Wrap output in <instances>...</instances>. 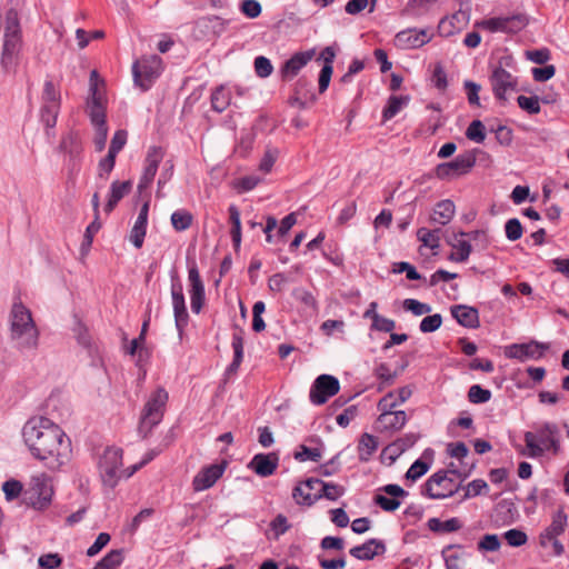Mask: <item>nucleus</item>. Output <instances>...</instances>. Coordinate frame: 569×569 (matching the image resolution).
<instances>
[{
	"label": "nucleus",
	"instance_id": "49530a36",
	"mask_svg": "<svg viewBox=\"0 0 569 569\" xmlns=\"http://www.w3.org/2000/svg\"><path fill=\"white\" fill-rule=\"evenodd\" d=\"M518 106L529 114H537L540 112V101L537 96H519L517 98Z\"/></svg>",
	"mask_w": 569,
	"mask_h": 569
},
{
	"label": "nucleus",
	"instance_id": "dca6fc26",
	"mask_svg": "<svg viewBox=\"0 0 569 569\" xmlns=\"http://www.w3.org/2000/svg\"><path fill=\"white\" fill-rule=\"evenodd\" d=\"M163 156L164 152L160 147H151L149 149L144 160V169L138 183L139 192H142L152 183Z\"/></svg>",
	"mask_w": 569,
	"mask_h": 569
},
{
	"label": "nucleus",
	"instance_id": "cd10ccee",
	"mask_svg": "<svg viewBox=\"0 0 569 569\" xmlns=\"http://www.w3.org/2000/svg\"><path fill=\"white\" fill-rule=\"evenodd\" d=\"M132 189V182L130 180L119 181L116 180L110 186V192L108 201L104 206V211L110 213L117 207L120 200L130 193Z\"/></svg>",
	"mask_w": 569,
	"mask_h": 569
},
{
	"label": "nucleus",
	"instance_id": "4468645a",
	"mask_svg": "<svg viewBox=\"0 0 569 569\" xmlns=\"http://www.w3.org/2000/svg\"><path fill=\"white\" fill-rule=\"evenodd\" d=\"M339 389L340 383L336 377L321 375L315 380L310 389V401L317 406L323 405L330 397L338 393Z\"/></svg>",
	"mask_w": 569,
	"mask_h": 569
},
{
	"label": "nucleus",
	"instance_id": "a211bd4d",
	"mask_svg": "<svg viewBox=\"0 0 569 569\" xmlns=\"http://www.w3.org/2000/svg\"><path fill=\"white\" fill-rule=\"evenodd\" d=\"M545 349H547V347L537 341H530L528 343H512L505 348V356L509 359L526 361L528 359H539Z\"/></svg>",
	"mask_w": 569,
	"mask_h": 569
},
{
	"label": "nucleus",
	"instance_id": "79ce46f5",
	"mask_svg": "<svg viewBox=\"0 0 569 569\" xmlns=\"http://www.w3.org/2000/svg\"><path fill=\"white\" fill-rule=\"evenodd\" d=\"M439 232V229L429 230L427 228H420L417 231V237L425 247H428L430 249H437L439 248L440 244V238L438 236Z\"/></svg>",
	"mask_w": 569,
	"mask_h": 569
},
{
	"label": "nucleus",
	"instance_id": "9d476101",
	"mask_svg": "<svg viewBox=\"0 0 569 569\" xmlns=\"http://www.w3.org/2000/svg\"><path fill=\"white\" fill-rule=\"evenodd\" d=\"M99 467L103 482L111 487H114L122 476L126 478L127 472L121 470L122 450L120 448H107Z\"/></svg>",
	"mask_w": 569,
	"mask_h": 569
},
{
	"label": "nucleus",
	"instance_id": "f704fd0d",
	"mask_svg": "<svg viewBox=\"0 0 569 569\" xmlns=\"http://www.w3.org/2000/svg\"><path fill=\"white\" fill-rule=\"evenodd\" d=\"M123 561V551L121 549H113L109 551L93 569H114Z\"/></svg>",
	"mask_w": 569,
	"mask_h": 569
},
{
	"label": "nucleus",
	"instance_id": "f3484780",
	"mask_svg": "<svg viewBox=\"0 0 569 569\" xmlns=\"http://www.w3.org/2000/svg\"><path fill=\"white\" fill-rule=\"evenodd\" d=\"M188 280L190 283V303H191V310L194 313H200L206 295H204V284L201 280L198 267L196 263H192L188 269Z\"/></svg>",
	"mask_w": 569,
	"mask_h": 569
},
{
	"label": "nucleus",
	"instance_id": "c03bdc74",
	"mask_svg": "<svg viewBox=\"0 0 569 569\" xmlns=\"http://www.w3.org/2000/svg\"><path fill=\"white\" fill-rule=\"evenodd\" d=\"M466 137L477 143H481L486 139V128L480 120H473L466 130Z\"/></svg>",
	"mask_w": 569,
	"mask_h": 569
},
{
	"label": "nucleus",
	"instance_id": "774afa93",
	"mask_svg": "<svg viewBox=\"0 0 569 569\" xmlns=\"http://www.w3.org/2000/svg\"><path fill=\"white\" fill-rule=\"evenodd\" d=\"M466 237L468 238L469 242L473 241L476 247L481 250H485L489 244V238L485 230L466 232Z\"/></svg>",
	"mask_w": 569,
	"mask_h": 569
},
{
	"label": "nucleus",
	"instance_id": "de8ad7c7",
	"mask_svg": "<svg viewBox=\"0 0 569 569\" xmlns=\"http://www.w3.org/2000/svg\"><path fill=\"white\" fill-rule=\"evenodd\" d=\"M491 398V391L483 389L479 385H473L469 388L468 399L471 403H485Z\"/></svg>",
	"mask_w": 569,
	"mask_h": 569
},
{
	"label": "nucleus",
	"instance_id": "5fc2aeb1",
	"mask_svg": "<svg viewBox=\"0 0 569 569\" xmlns=\"http://www.w3.org/2000/svg\"><path fill=\"white\" fill-rule=\"evenodd\" d=\"M522 231L521 222L517 218L509 219L505 224L506 237L510 241L520 239Z\"/></svg>",
	"mask_w": 569,
	"mask_h": 569
},
{
	"label": "nucleus",
	"instance_id": "4c0bfd02",
	"mask_svg": "<svg viewBox=\"0 0 569 569\" xmlns=\"http://www.w3.org/2000/svg\"><path fill=\"white\" fill-rule=\"evenodd\" d=\"M148 220L137 217V220L130 232V241L132 244L140 249L143 244L146 232H147Z\"/></svg>",
	"mask_w": 569,
	"mask_h": 569
},
{
	"label": "nucleus",
	"instance_id": "6e6552de",
	"mask_svg": "<svg viewBox=\"0 0 569 569\" xmlns=\"http://www.w3.org/2000/svg\"><path fill=\"white\" fill-rule=\"evenodd\" d=\"M52 495L51 478L47 473L40 472L31 477L26 496L34 509L47 508L51 502Z\"/></svg>",
	"mask_w": 569,
	"mask_h": 569
},
{
	"label": "nucleus",
	"instance_id": "b1692460",
	"mask_svg": "<svg viewBox=\"0 0 569 569\" xmlns=\"http://www.w3.org/2000/svg\"><path fill=\"white\" fill-rule=\"evenodd\" d=\"M450 311L451 316L462 327L476 329L480 326L479 312L473 307L457 305L452 306Z\"/></svg>",
	"mask_w": 569,
	"mask_h": 569
},
{
	"label": "nucleus",
	"instance_id": "aec40b11",
	"mask_svg": "<svg viewBox=\"0 0 569 569\" xmlns=\"http://www.w3.org/2000/svg\"><path fill=\"white\" fill-rule=\"evenodd\" d=\"M431 40L428 29H408L397 33L395 43L402 50L420 48Z\"/></svg>",
	"mask_w": 569,
	"mask_h": 569
},
{
	"label": "nucleus",
	"instance_id": "c9c22d12",
	"mask_svg": "<svg viewBox=\"0 0 569 569\" xmlns=\"http://www.w3.org/2000/svg\"><path fill=\"white\" fill-rule=\"evenodd\" d=\"M193 216L184 210H177L171 214V224L176 231H184L191 227Z\"/></svg>",
	"mask_w": 569,
	"mask_h": 569
},
{
	"label": "nucleus",
	"instance_id": "473e14b6",
	"mask_svg": "<svg viewBox=\"0 0 569 569\" xmlns=\"http://www.w3.org/2000/svg\"><path fill=\"white\" fill-rule=\"evenodd\" d=\"M409 102V97H398L391 96L388 99V103L382 111L383 121H388L392 119L407 103Z\"/></svg>",
	"mask_w": 569,
	"mask_h": 569
},
{
	"label": "nucleus",
	"instance_id": "3c124183",
	"mask_svg": "<svg viewBox=\"0 0 569 569\" xmlns=\"http://www.w3.org/2000/svg\"><path fill=\"white\" fill-rule=\"evenodd\" d=\"M442 323V317L440 313L427 316L420 322L419 329L423 333L435 332L440 328Z\"/></svg>",
	"mask_w": 569,
	"mask_h": 569
},
{
	"label": "nucleus",
	"instance_id": "39448f33",
	"mask_svg": "<svg viewBox=\"0 0 569 569\" xmlns=\"http://www.w3.org/2000/svg\"><path fill=\"white\" fill-rule=\"evenodd\" d=\"M168 392L159 387L149 397L146 402L139 422L138 431L146 438L152 428L160 423L163 418L166 405L168 401Z\"/></svg>",
	"mask_w": 569,
	"mask_h": 569
},
{
	"label": "nucleus",
	"instance_id": "e433bc0d",
	"mask_svg": "<svg viewBox=\"0 0 569 569\" xmlns=\"http://www.w3.org/2000/svg\"><path fill=\"white\" fill-rule=\"evenodd\" d=\"M229 217L232 223L231 228V238L236 249L240 247L241 243V221H240V212L238 208L233 204L229 207Z\"/></svg>",
	"mask_w": 569,
	"mask_h": 569
},
{
	"label": "nucleus",
	"instance_id": "2eb2a0df",
	"mask_svg": "<svg viewBox=\"0 0 569 569\" xmlns=\"http://www.w3.org/2000/svg\"><path fill=\"white\" fill-rule=\"evenodd\" d=\"M495 97L500 101L507 100V94L518 86L517 78L502 67H496L489 78Z\"/></svg>",
	"mask_w": 569,
	"mask_h": 569
},
{
	"label": "nucleus",
	"instance_id": "e2e57ef3",
	"mask_svg": "<svg viewBox=\"0 0 569 569\" xmlns=\"http://www.w3.org/2000/svg\"><path fill=\"white\" fill-rule=\"evenodd\" d=\"M501 542L497 535H485L478 542L480 551H497L500 549Z\"/></svg>",
	"mask_w": 569,
	"mask_h": 569
},
{
	"label": "nucleus",
	"instance_id": "bb28decb",
	"mask_svg": "<svg viewBox=\"0 0 569 569\" xmlns=\"http://www.w3.org/2000/svg\"><path fill=\"white\" fill-rule=\"evenodd\" d=\"M313 50L295 53L287 60L282 68L281 74L284 79H292L298 72L312 59Z\"/></svg>",
	"mask_w": 569,
	"mask_h": 569
},
{
	"label": "nucleus",
	"instance_id": "a18cd8bd",
	"mask_svg": "<svg viewBox=\"0 0 569 569\" xmlns=\"http://www.w3.org/2000/svg\"><path fill=\"white\" fill-rule=\"evenodd\" d=\"M60 106L58 103L43 104L41 108V121L47 128H53L57 123Z\"/></svg>",
	"mask_w": 569,
	"mask_h": 569
},
{
	"label": "nucleus",
	"instance_id": "338daca9",
	"mask_svg": "<svg viewBox=\"0 0 569 569\" xmlns=\"http://www.w3.org/2000/svg\"><path fill=\"white\" fill-rule=\"evenodd\" d=\"M477 26L490 32H505L506 30V21L503 20V18H490L487 20H482L478 22Z\"/></svg>",
	"mask_w": 569,
	"mask_h": 569
},
{
	"label": "nucleus",
	"instance_id": "5701e85b",
	"mask_svg": "<svg viewBox=\"0 0 569 569\" xmlns=\"http://www.w3.org/2000/svg\"><path fill=\"white\" fill-rule=\"evenodd\" d=\"M312 481H320V479L310 478L306 482L295 487L292 491V497L297 501V503L311 506L316 501L321 499V495L319 493L320 491L317 488V486L311 483L312 487H310L309 482Z\"/></svg>",
	"mask_w": 569,
	"mask_h": 569
},
{
	"label": "nucleus",
	"instance_id": "393cba45",
	"mask_svg": "<svg viewBox=\"0 0 569 569\" xmlns=\"http://www.w3.org/2000/svg\"><path fill=\"white\" fill-rule=\"evenodd\" d=\"M465 238H466V232L461 231L459 233H453L452 237H450L448 239V243L455 250L449 257V259L451 261L465 262L468 260V258L471 253L472 247H471L469 240L465 239Z\"/></svg>",
	"mask_w": 569,
	"mask_h": 569
},
{
	"label": "nucleus",
	"instance_id": "c85d7f7f",
	"mask_svg": "<svg viewBox=\"0 0 569 569\" xmlns=\"http://www.w3.org/2000/svg\"><path fill=\"white\" fill-rule=\"evenodd\" d=\"M456 212L455 203L451 200H442L438 202L433 209L431 220L435 223L446 226L449 223Z\"/></svg>",
	"mask_w": 569,
	"mask_h": 569
},
{
	"label": "nucleus",
	"instance_id": "052dcab7",
	"mask_svg": "<svg viewBox=\"0 0 569 569\" xmlns=\"http://www.w3.org/2000/svg\"><path fill=\"white\" fill-rule=\"evenodd\" d=\"M116 156L108 152V154L99 161L98 164V176L102 179H108L109 174L114 168L116 164Z\"/></svg>",
	"mask_w": 569,
	"mask_h": 569
},
{
	"label": "nucleus",
	"instance_id": "423d86ee",
	"mask_svg": "<svg viewBox=\"0 0 569 569\" xmlns=\"http://www.w3.org/2000/svg\"><path fill=\"white\" fill-rule=\"evenodd\" d=\"M104 80L97 70L90 72L89 96L87 98V112L92 126L106 123Z\"/></svg>",
	"mask_w": 569,
	"mask_h": 569
},
{
	"label": "nucleus",
	"instance_id": "412c9836",
	"mask_svg": "<svg viewBox=\"0 0 569 569\" xmlns=\"http://www.w3.org/2000/svg\"><path fill=\"white\" fill-rule=\"evenodd\" d=\"M279 465V456L276 452L257 453L248 463V468L260 477H269L274 473Z\"/></svg>",
	"mask_w": 569,
	"mask_h": 569
},
{
	"label": "nucleus",
	"instance_id": "680f3d73",
	"mask_svg": "<svg viewBox=\"0 0 569 569\" xmlns=\"http://www.w3.org/2000/svg\"><path fill=\"white\" fill-rule=\"evenodd\" d=\"M539 542L542 548H551L553 556H561L565 551L563 545L558 540V536H550L545 538V535H540Z\"/></svg>",
	"mask_w": 569,
	"mask_h": 569
},
{
	"label": "nucleus",
	"instance_id": "72a5a7b5",
	"mask_svg": "<svg viewBox=\"0 0 569 569\" xmlns=\"http://www.w3.org/2000/svg\"><path fill=\"white\" fill-rule=\"evenodd\" d=\"M455 549H461V547L458 545H449L445 547L441 552L445 560L446 569H462L461 560L463 553L451 552Z\"/></svg>",
	"mask_w": 569,
	"mask_h": 569
},
{
	"label": "nucleus",
	"instance_id": "2f4dec72",
	"mask_svg": "<svg viewBox=\"0 0 569 569\" xmlns=\"http://www.w3.org/2000/svg\"><path fill=\"white\" fill-rule=\"evenodd\" d=\"M567 526V515L563 510H558L553 517L549 527H547L540 535H545V538L550 536H560L565 532Z\"/></svg>",
	"mask_w": 569,
	"mask_h": 569
},
{
	"label": "nucleus",
	"instance_id": "bf43d9fd",
	"mask_svg": "<svg viewBox=\"0 0 569 569\" xmlns=\"http://www.w3.org/2000/svg\"><path fill=\"white\" fill-rule=\"evenodd\" d=\"M254 71H256L257 76L260 78L269 77L273 71L271 61L263 56L257 57L254 59Z\"/></svg>",
	"mask_w": 569,
	"mask_h": 569
},
{
	"label": "nucleus",
	"instance_id": "c756f323",
	"mask_svg": "<svg viewBox=\"0 0 569 569\" xmlns=\"http://www.w3.org/2000/svg\"><path fill=\"white\" fill-rule=\"evenodd\" d=\"M427 526L429 530L433 532H452L459 530L462 523L458 518H451L446 521H441L438 518H430Z\"/></svg>",
	"mask_w": 569,
	"mask_h": 569
},
{
	"label": "nucleus",
	"instance_id": "1a4fd4ad",
	"mask_svg": "<svg viewBox=\"0 0 569 569\" xmlns=\"http://www.w3.org/2000/svg\"><path fill=\"white\" fill-rule=\"evenodd\" d=\"M480 150L473 149L459 154L455 160L440 163L436 168V174L439 179H452L468 173L477 161V153Z\"/></svg>",
	"mask_w": 569,
	"mask_h": 569
},
{
	"label": "nucleus",
	"instance_id": "ddd939ff",
	"mask_svg": "<svg viewBox=\"0 0 569 569\" xmlns=\"http://www.w3.org/2000/svg\"><path fill=\"white\" fill-rule=\"evenodd\" d=\"M171 299L176 328L181 336L189 321L182 282L176 271L171 273Z\"/></svg>",
	"mask_w": 569,
	"mask_h": 569
},
{
	"label": "nucleus",
	"instance_id": "0e129e2a",
	"mask_svg": "<svg viewBox=\"0 0 569 569\" xmlns=\"http://www.w3.org/2000/svg\"><path fill=\"white\" fill-rule=\"evenodd\" d=\"M127 142V131L118 130L111 139L108 152L116 156L121 151Z\"/></svg>",
	"mask_w": 569,
	"mask_h": 569
},
{
	"label": "nucleus",
	"instance_id": "ea45409f",
	"mask_svg": "<svg viewBox=\"0 0 569 569\" xmlns=\"http://www.w3.org/2000/svg\"><path fill=\"white\" fill-rule=\"evenodd\" d=\"M197 24L202 29L211 30L214 34H219L224 30L227 21L218 16H209L199 19Z\"/></svg>",
	"mask_w": 569,
	"mask_h": 569
},
{
	"label": "nucleus",
	"instance_id": "13d9d810",
	"mask_svg": "<svg viewBox=\"0 0 569 569\" xmlns=\"http://www.w3.org/2000/svg\"><path fill=\"white\" fill-rule=\"evenodd\" d=\"M240 11L249 19H254L261 14L262 8L257 0H242Z\"/></svg>",
	"mask_w": 569,
	"mask_h": 569
},
{
	"label": "nucleus",
	"instance_id": "0eeeda50",
	"mask_svg": "<svg viewBox=\"0 0 569 569\" xmlns=\"http://www.w3.org/2000/svg\"><path fill=\"white\" fill-rule=\"evenodd\" d=\"M163 70L162 59L157 54L143 56L132 64V76L136 86L149 90Z\"/></svg>",
	"mask_w": 569,
	"mask_h": 569
},
{
	"label": "nucleus",
	"instance_id": "603ef678",
	"mask_svg": "<svg viewBox=\"0 0 569 569\" xmlns=\"http://www.w3.org/2000/svg\"><path fill=\"white\" fill-rule=\"evenodd\" d=\"M505 539L511 547H521L527 543V533L520 529H510L505 532Z\"/></svg>",
	"mask_w": 569,
	"mask_h": 569
},
{
	"label": "nucleus",
	"instance_id": "f257e3e1",
	"mask_svg": "<svg viewBox=\"0 0 569 569\" xmlns=\"http://www.w3.org/2000/svg\"><path fill=\"white\" fill-rule=\"evenodd\" d=\"M22 437L30 453L51 471H59L69 463L72 447L64 431L50 419L33 417L22 429Z\"/></svg>",
	"mask_w": 569,
	"mask_h": 569
},
{
	"label": "nucleus",
	"instance_id": "7ed1b4c3",
	"mask_svg": "<svg viewBox=\"0 0 569 569\" xmlns=\"http://www.w3.org/2000/svg\"><path fill=\"white\" fill-rule=\"evenodd\" d=\"M527 456L530 458L542 457L546 452L559 456L562 452L561 430L552 421L536 423L533 431H527L523 436Z\"/></svg>",
	"mask_w": 569,
	"mask_h": 569
},
{
	"label": "nucleus",
	"instance_id": "37998d69",
	"mask_svg": "<svg viewBox=\"0 0 569 569\" xmlns=\"http://www.w3.org/2000/svg\"><path fill=\"white\" fill-rule=\"evenodd\" d=\"M376 438L369 433H363L360 438L358 450L361 459H368L377 449Z\"/></svg>",
	"mask_w": 569,
	"mask_h": 569
},
{
	"label": "nucleus",
	"instance_id": "a19ab883",
	"mask_svg": "<svg viewBox=\"0 0 569 569\" xmlns=\"http://www.w3.org/2000/svg\"><path fill=\"white\" fill-rule=\"evenodd\" d=\"M292 296L297 301L302 303L306 307V309H309L312 312L318 311V302L313 295L307 289L301 287L295 288L292 291Z\"/></svg>",
	"mask_w": 569,
	"mask_h": 569
},
{
	"label": "nucleus",
	"instance_id": "69168bd1",
	"mask_svg": "<svg viewBox=\"0 0 569 569\" xmlns=\"http://www.w3.org/2000/svg\"><path fill=\"white\" fill-rule=\"evenodd\" d=\"M463 86L467 91L468 102L471 106L479 107L480 106L479 91L481 89L480 84H478L471 80H466Z\"/></svg>",
	"mask_w": 569,
	"mask_h": 569
},
{
	"label": "nucleus",
	"instance_id": "a878e982",
	"mask_svg": "<svg viewBox=\"0 0 569 569\" xmlns=\"http://www.w3.org/2000/svg\"><path fill=\"white\" fill-rule=\"evenodd\" d=\"M386 551V546L382 541L377 539H369L360 546L350 549V555L359 560H371L378 555Z\"/></svg>",
	"mask_w": 569,
	"mask_h": 569
},
{
	"label": "nucleus",
	"instance_id": "864d4df0",
	"mask_svg": "<svg viewBox=\"0 0 569 569\" xmlns=\"http://www.w3.org/2000/svg\"><path fill=\"white\" fill-rule=\"evenodd\" d=\"M100 228L101 222L98 219H93V221L87 227L83 236V241L81 243L82 252H87L90 249L93 241V237L100 230Z\"/></svg>",
	"mask_w": 569,
	"mask_h": 569
},
{
	"label": "nucleus",
	"instance_id": "4d7b16f0",
	"mask_svg": "<svg viewBox=\"0 0 569 569\" xmlns=\"http://www.w3.org/2000/svg\"><path fill=\"white\" fill-rule=\"evenodd\" d=\"M429 468H430L429 463L422 461L421 459H418L408 469V471L406 473V478L409 480L416 481L417 479L422 477L425 473H427Z\"/></svg>",
	"mask_w": 569,
	"mask_h": 569
},
{
	"label": "nucleus",
	"instance_id": "58836bf2",
	"mask_svg": "<svg viewBox=\"0 0 569 569\" xmlns=\"http://www.w3.org/2000/svg\"><path fill=\"white\" fill-rule=\"evenodd\" d=\"M230 104V93L224 89V87H218L211 94V106L212 109L222 112Z\"/></svg>",
	"mask_w": 569,
	"mask_h": 569
},
{
	"label": "nucleus",
	"instance_id": "20e7f679",
	"mask_svg": "<svg viewBox=\"0 0 569 569\" xmlns=\"http://www.w3.org/2000/svg\"><path fill=\"white\" fill-rule=\"evenodd\" d=\"M21 47L22 39L19 16L17 10L10 9L6 13L3 47L0 61L6 72H10L17 67Z\"/></svg>",
	"mask_w": 569,
	"mask_h": 569
},
{
	"label": "nucleus",
	"instance_id": "9b49d317",
	"mask_svg": "<svg viewBox=\"0 0 569 569\" xmlns=\"http://www.w3.org/2000/svg\"><path fill=\"white\" fill-rule=\"evenodd\" d=\"M392 395H386L378 402V409L381 411L378 423L387 431L400 430L407 422V415L403 410H395Z\"/></svg>",
	"mask_w": 569,
	"mask_h": 569
},
{
	"label": "nucleus",
	"instance_id": "4be33fe9",
	"mask_svg": "<svg viewBox=\"0 0 569 569\" xmlns=\"http://www.w3.org/2000/svg\"><path fill=\"white\" fill-rule=\"evenodd\" d=\"M381 490L391 496L386 497L383 495H377L375 497V502L385 511H395L400 507V501L397 499L399 497L408 496V492L398 485H387L381 488Z\"/></svg>",
	"mask_w": 569,
	"mask_h": 569
},
{
	"label": "nucleus",
	"instance_id": "6ab92c4d",
	"mask_svg": "<svg viewBox=\"0 0 569 569\" xmlns=\"http://www.w3.org/2000/svg\"><path fill=\"white\" fill-rule=\"evenodd\" d=\"M226 462L214 463L202 468L192 480L194 491H203L211 488L223 475Z\"/></svg>",
	"mask_w": 569,
	"mask_h": 569
},
{
	"label": "nucleus",
	"instance_id": "6e6d98bb",
	"mask_svg": "<svg viewBox=\"0 0 569 569\" xmlns=\"http://www.w3.org/2000/svg\"><path fill=\"white\" fill-rule=\"evenodd\" d=\"M403 309L411 311L415 316H422L431 311V306L409 298L403 301Z\"/></svg>",
	"mask_w": 569,
	"mask_h": 569
},
{
	"label": "nucleus",
	"instance_id": "09e8293b",
	"mask_svg": "<svg viewBox=\"0 0 569 569\" xmlns=\"http://www.w3.org/2000/svg\"><path fill=\"white\" fill-rule=\"evenodd\" d=\"M43 104L58 103L60 106V92L56 88L54 83L50 80L44 82L42 92Z\"/></svg>",
	"mask_w": 569,
	"mask_h": 569
},
{
	"label": "nucleus",
	"instance_id": "8fccbe9b",
	"mask_svg": "<svg viewBox=\"0 0 569 569\" xmlns=\"http://www.w3.org/2000/svg\"><path fill=\"white\" fill-rule=\"evenodd\" d=\"M322 457L321 450L318 448H309L305 445L300 446V451L295 452V459L298 461L311 460L320 461Z\"/></svg>",
	"mask_w": 569,
	"mask_h": 569
},
{
	"label": "nucleus",
	"instance_id": "f03ea898",
	"mask_svg": "<svg viewBox=\"0 0 569 569\" xmlns=\"http://www.w3.org/2000/svg\"><path fill=\"white\" fill-rule=\"evenodd\" d=\"M10 339L19 349H36L39 343V330L32 313L20 300L12 303L9 313Z\"/></svg>",
	"mask_w": 569,
	"mask_h": 569
},
{
	"label": "nucleus",
	"instance_id": "7c9ffc66",
	"mask_svg": "<svg viewBox=\"0 0 569 569\" xmlns=\"http://www.w3.org/2000/svg\"><path fill=\"white\" fill-rule=\"evenodd\" d=\"M312 483L319 489L321 498H326L328 500L335 501L345 493V488L337 483L325 482L322 480L312 481ZM309 485L311 486V482H309Z\"/></svg>",
	"mask_w": 569,
	"mask_h": 569
},
{
	"label": "nucleus",
	"instance_id": "f8f14e48",
	"mask_svg": "<svg viewBox=\"0 0 569 569\" xmlns=\"http://www.w3.org/2000/svg\"><path fill=\"white\" fill-rule=\"evenodd\" d=\"M459 490L453 479L447 476L443 470L433 473L423 486V493L430 499H445L451 497Z\"/></svg>",
	"mask_w": 569,
	"mask_h": 569
}]
</instances>
